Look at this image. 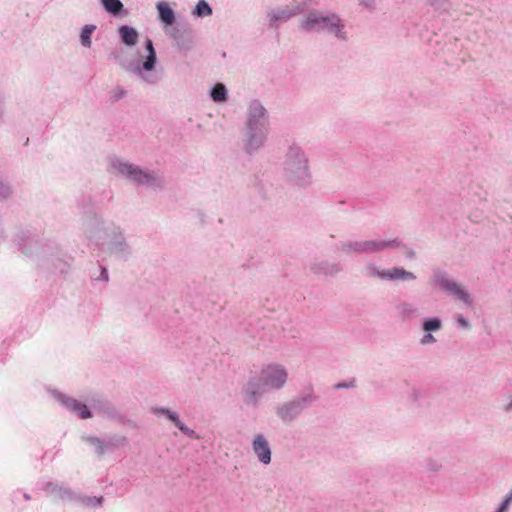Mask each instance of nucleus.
<instances>
[{"instance_id":"nucleus-22","label":"nucleus","mask_w":512,"mask_h":512,"mask_svg":"<svg viewBox=\"0 0 512 512\" xmlns=\"http://www.w3.org/2000/svg\"><path fill=\"white\" fill-rule=\"evenodd\" d=\"M146 48H147V50H148L149 54H150V53H151V54L155 53L154 48H153L152 41H151L150 39H148V40L146 41Z\"/></svg>"},{"instance_id":"nucleus-24","label":"nucleus","mask_w":512,"mask_h":512,"mask_svg":"<svg viewBox=\"0 0 512 512\" xmlns=\"http://www.w3.org/2000/svg\"><path fill=\"white\" fill-rule=\"evenodd\" d=\"M114 99L115 100H118L120 99L122 96H124L125 92L123 90H117L114 92Z\"/></svg>"},{"instance_id":"nucleus-29","label":"nucleus","mask_w":512,"mask_h":512,"mask_svg":"<svg viewBox=\"0 0 512 512\" xmlns=\"http://www.w3.org/2000/svg\"><path fill=\"white\" fill-rule=\"evenodd\" d=\"M259 109H260L261 113H263V112H264L263 107H260Z\"/></svg>"},{"instance_id":"nucleus-1","label":"nucleus","mask_w":512,"mask_h":512,"mask_svg":"<svg viewBox=\"0 0 512 512\" xmlns=\"http://www.w3.org/2000/svg\"><path fill=\"white\" fill-rule=\"evenodd\" d=\"M286 380L287 371L283 366L278 364H270L266 366L261 372L260 382L250 381L248 383V401H255L256 396L264 392L263 387L279 389L286 383Z\"/></svg>"},{"instance_id":"nucleus-21","label":"nucleus","mask_w":512,"mask_h":512,"mask_svg":"<svg viewBox=\"0 0 512 512\" xmlns=\"http://www.w3.org/2000/svg\"><path fill=\"white\" fill-rule=\"evenodd\" d=\"M93 443L97 445L98 453L103 454L104 453V447L99 439L93 440Z\"/></svg>"},{"instance_id":"nucleus-9","label":"nucleus","mask_w":512,"mask_h":512,"mask_svg":"<svg viewBox=\"0 0 512 512\" xmlns=\"http://www.w3.org/2000/svg\"><path fill=\"white\" fill-rule=\"evenodd\" d=\"M102 4L106 11L114 15L123 9V4L120 0H102Z\"/></svg>"},{"instance_id":"nucleus-15","label":"nucleus","mask_w":512,"mask_h":512,"mask_svg":"<svg viewBox=\"0 0 512 512\" xmlns=\"http://www.w3.org/2000/svg\"><path fill=\"white\" fill-rule=\"evenodd\" d=\"M160 411H161L162 413L166 414V415L168 416V418H169L171 421H173V422H174V424H175V425H176V426H177L181 431H183L184 433H189V429H188L186 426H184V425L182 424V422L179 420L178 416H177L175 413H173V412H171V411H169V410H165V409H161Z\"/></svg>"},{"instance_id":"nucleus-18","label":"nucleus","mask_w":512,"mask_h":512,"mask_svg":"<svg viewBox=\"0 0 512 512\" xmlns=\"http://www.w3.org/2000/svg\"><path fill=\"white\" fill-rule=\"evenodd\" d=\"M441 326V322L439 319H431V320H428L424 323V329L426 331H431V330H437L439 329Z\"/></svg>"},{"instance_id":"nucleus-13","label":"nucleus","mask_w":512,"mask_h":512,"mask_svg":"<svg viewBox=\"0 0 512 512\" xmlns=\"http://www.w3.org/2000/svg\"><path fill=\"white\" fill-rule=\"evenodd\" d=\"M94 30H95V26H93V25H86L82 29L80 38H81L82 45H84L85 47L91 46V35Z\"/></svg>"},{"instance_id":"nucleus-8","label":"nucleus","mask_w":512,"mask_h":512,"mask_svg":"<svg viewBox=\"0 0 512 512\" xmlns=\"http://www.w3.org/2000/svg\"><path fill=\"white\" fill-rule=\"evenodd\" d=\"M157 8L162 22H164L166 25H172L175 21L173 10L166 3H159Z\"/></svg>"},{"instance_id":"nucleus-5","label":"nucleus","mask_w":512,"mask_h":512,"mask_svg":"<svg viewBox=\"0 0 512 512\" xmlns=\"http://www.w3.org/2000/svg\"><path fill=\"white\" fill-rule=\"evenodd\" d=\"M382 278L386 279H414L415 276L402 268H392L379 274Z\"/></svg>"},{"instance_id":"nucleus-7","label":"nucleus","mask_w":512,"mask_h":512,"mask_svg":"<svg viewBox=\"0 0 512 512\" xmlns=\"http://www.w3.org/2000/svg\"><path fill=\"white\" fill-rule=\"evenodd\" d=\"M66 407L74 411L81 419H86L91 416L87 406L76 400H66Z\"/></svg>"},{"instance_id":"nucleus-14","label":"nucleus","mask_w":512,"mask_h":512,"mask_svg":"<svg viewBox=\"0 0 512 512\" xmlns=\"http://www.w3.org/2000/svg\"><path fill=\"white\" fill-rule=\"evenodd\" d=\"M388 245H389V243H386V242L378 243L375 241H368V242H364L363 244H361V247L359 248V250H361V251H377V250L384 249Z\"/></svg>"},{"instance_id":"nucleus-26","label":"nucleus","mask_w":512,"mask_h":512,"mask_svg":"<svg viewBox=\"0 0 512 512\" xmlns=\"http://www.w3.org/2000/svg\"><path fill=\"white\" fill-rule=\"evenodd\" d=\"M433 340V336L430 334H427L424 336L423 343H428Z\"/></svg>"},{"instance_id":"nucleus-10","label":"nucleus","mask_w":512,"mask_h":512,"mask_svg":"<svg viewBox=\"0 0 512 512\" xmlns=\"http://www.w3.org/2000/svg\"><path fill=\"white\" fill-rule=\"evenodd\" d=\"M211 97L216 102H222L226 100V88L223 84L218 83L214 86L211 91Z\"/></svg>"},{"instance_id":"nucleus-16","label":"nucleus","mask_w":512,"mask_h":512,"mask_svg":"<svg viewBox=\"0 0 512 512\" xmlns=\"http://www.w3.org/2000/svg\"><path fill=\"white\" fill-rule=\"evenodd\" d=\"M447 289L454 291L455 294L457 295V297L459 299H461L462 301H464L465 303H467V304L470 303L469 295L464 290H462L460 287H458L456 284H454V283L448 284Z\"/></svg>"},{"instance_id":"nucleus-2","label":"nucleus","mask_w":512,"mask_h":512,"mask_svg":"<svg viewBox=\"0 0 512 512\" xmlns=\"http://www.w3.org/2000/svg\"><path fill=\"white\" fill-rule=\"evenodd\" d=\"M301 26L305 30L328 29L338 33L340 31V19L334 14L323 16L318 12H312L302 21Z\"/></svg>"},{"instance_id":"nucleus-23","label":"nucleus","mask_w":512,"mask_h":512,"mask_svg":"<svg viewBox=\"0 0 512 512\" xmlns=\"http://www.w3.org/2000/svg\"><path fill=\"white\" fill-rule=\"evenodd\" d=\"M52 395H53L54 399H55L56 401H58L59 403H61V404H62V403L64 402V400H63V398H62V396H61V394H60V393H56V392H54V391H53V392H52Z\"/></svg>"},{"instance_id":"nucleus-25","label":"nucleus","mask_w":512,"mask_h":512,"mask_svg":"<svg viewBox=\"0 0 512 512\" xmlns=\"http://www.w3.org/2000/svg\"><path fill=\"white\" fill-rule=\"evenodd\" d=\"M458 322L460 323V325H462L463 327H467L468 326V322L463 318V317H459L458 318Z\"/></svg>"},{"instance_id":"nucleus-17","label":"nucleus","mask_w":512,"mask_h":512,"mask_svg":"<svg viewBox=\"0 0 512 512\" xmlns=\"http://www.w3.org/2000/svg\"><path fill=\"white\" fill-rule=\"evenodd\" d=\"M12 192L13 190L11 185L7 181L0 178V198L6 199L10 197Z\"/></svg>"},{"instance_id":"nucleus-20","label":"nucleus","mask_w":512,"mask_h":512,"mask_svg":"<svg viewBox=\"0 0 512 512\" xmlns=\"http://www.w3.org/2000/svg\"><path fill=\"white\" fill-rule=\"evenodd\" d=\"M512 501V491L509 493V495L506 497L505 501L500 506L498 512H505L509 506V504Z\"/></svg>"},{"instance_id":"nucleus-11","label":"nucleus","mask_w":512,"mask_h":512,"mask_svg":"<svg viewBox=\"0 0 512 512\" xmlns=\"http://www.w3.org/2000/svg\"><path fill=\"white\" fill-rule=\"evenodd\" d=\"M46 492L48 494L49 497H51V499L53 501H57V500H60L62 499L63 497V490L60 486H57L53 483H48L46 485Z\"/></svg>"},{"instance_id":"nucleus-6","label":"nucleus","mask_w":512,"mask_h":512,"mask_svg":"<svg viewBox=\"0 0 512 512\" xmlns=\"http://www.w3.org/2000/svg\"><path fill=\"white\" fill-rule=\"evenodd\" d=\"M119 33L121 35L122 41L129 46L135 45L138 40V33L137 31L128 26H121L119 28Z\"/></svg>"},{"instance_id":"nucleus-27","label":"nucleus","mask_w":512,"mask_h":512,"mask_svg":"<svg viewBox=\"0 0 512 512\" xmlns=\"http://www.w3.org/2000/svg\"><path fill=\"white\" fill-rule=\"evenodd\" d=\"M102 275L104 276L105 280L108 279L107 277V271L105 269L102 270Z\"/></svg>"},{"instance_id":"nucleus-4","label":"nucleus","mask_w":512,"mask_h":512,"mask_svg":"<svg viewBox=\"0 0 512 512\" xmlns=\"http://www.w3.org/2000/svg\"><path fill=\"white\" fill-rule=\"evenodd\" d=\"M253 451L260 462L269 464L271 461V450L263 435H257L253 441Z\"/></svg>"},{"instance_id":"nucleus-12","label":"nucleus","mask_w":512,"mask_h":512,"mask_svg":"<svg viewBox=\"0 0 512 512\" xmlns=\"http://www.w3.org/2000/svg\"><path fill=\"white\" fill-rule=\"evenodd\" d=\"M194 14L199 17H206L212 14V9L205 0H200L195 7Z\"/></svg>"},{"instance_id":"nucleus-28","label":"nucleus","mask_w":512,"mask_h":512,"mask_svg":"<svg viewBox=\"0 0 512 512\" xmlns=\"http://www.w3.org/2000/svg\"><path fill=\"white\" fill-rule=\"evenodd\" d=\"M95 501H96V503H97L98 505H100V504H101V502H102V498H97V499H95Z\"/></svg>"},{"instance_id":"nucleus-19","label":"nucleus","mask_w":512,"mask_h":512,"mask_svg":"<svg viewBox=\"0 0 512 512\" xmlns=\"http://www.w3.org/2000/svg\"><path fill=\"white\" fill-rule=\"evenodd\" d=\"M155 62H156V55L155 53L153 54H149L147 56V59L146 61L143 63V68L147 71H150L154 68V65H155Z\"/></svg>"},{"instance_id":"nucleus-3","label":"nucleus","mask_w":512,"mask_h":512,"mask_svg":"<svg viewBox=\"0 0 512 512\" xmlns=\"http://www.w3.org/2000/svg\"><path fill=\"white\" fill-rule=\"evenodd\" d=\"M118 170L120 173L126 175L131 180L139 183H149L155 179L154 176L143 172L138 167L126 163H120Z\"/></svg>"}]
</instances>
